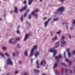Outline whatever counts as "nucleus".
<instances>
[{
    "mask_svg": "<svg viewBox=\"0 0 75 75\" xmlns=\"http://www.w3.org/2000/svg\"><path fill=\"white\" fill-rule=\"evenodd\" d=\"M59 20V19L58 18H54L53 19L54 21H57Z\"/></svg>",
    "mask_w": 75,
    "mask_h": 75,
    "instance_id": "b1692460",
    "label": "nucleus"
},
{
    "mask_svg": "<svg viewBox=\"0 0 75 75\" xmlns=\"http://www.w3.org/2000/svg\"><path fill=\"white\" fill-rule=\"evenodd\" d=\"M46 64V61L45 60H43L40 63L41 65H45Z\"/></svg>",
    "mask_w": 75,
    "mask_h": 75,
    "instance_id": "9d476101",
    "label": "nucleus"
},
{
    "mask_svg": "<svg viewBox=\"0 0 75 75\" xmlns=\"http://www.w3.org/2000/svg\"><path fill=\"white\" fill-rule=\"evenodd\" d=\"M18 72V71H16L15 73V74H17Z\"/></svg>",
    "mask_w": 75,
    "mask_h": 75,
    "instance_id": "79ce46f5",
    "label": "nucleus"
},
{
    "mask_svg": "<svg viewBox=\"0 0 75 75\" xmlns=\"http://www.w3.org/2000/svg\"><path fill=\"white\" fill-rule=\"evenodd\" d=\"M33 15L34 16H38V14H33Z\"/></svg>",
    "mask_w": 75,
    "mask_h": 75,
    "instance_id": "ea45409f",
    "label": "nucleus"
},
{
    "mask_svg": "<svg viewBox=\"0 0 75 75\" xmlns=\"http://www.w3.org/2000/svg\"><path fill=\"white\" fill-rule=\"evenodd\" d=\"M70 73H72V70H70Z\"/></svg>",
    "mask_w": 75,
    "mask_h": 75,
    "instance_id": "603ef678",
    "label": "nucleus"
},
{
    "mask_svg": "<svg viewBox=\"0 0 75 75\" xmlns=\"http://www.w3.org/2000/svg\"><path fill=\"white\" fill-rule=\"evenodd\" d=\"M62 39H64L65 38V37H64V36H62Z\"/></svg>",
    "mask_w": 75,
    "mask_h": 75,
    "instance_id": "a19ab883",
    "label": "nucleus"
},
{
    "mask_svg": "<svg viewBox=\"0 0 75 75\" xmlns=\"http://www.w3.org/2000/svg\"><path fill=\"white\" fill-rule=\"evenodd\" d=\"M61 65H64V66H65V67H67V65L66 64L64 63H61Z\"/></svg>",
    "mask_w": 75,
    "mask_h": 75,
    "instance_id": "393cba45",
    "label": "nucleus"
},
{
    "mask_svg": "<svg viewBox=\"0 0 75 75\" xmlns=\"http://www.w3.org/2000/svg\"><path fill=\"white\" fill-rule=\"evenodd\" d=\"M39 62L38 61L36 62V64L37 65H39Z\"/></svg>",
    "mask_w": 75,
    "mask_h": 75,
    "instance_id": "72a5a7b5",
    "label": "nucleus"
},
{
    "mask_svg": "<svg viewBox=\"0 0 75 75\" xmlns=\"http://www.w3.org/2000/svg\"><path fill=\"white\" fill-rule=\"evenodd\" d=\"M51 20V19L50 18H49L47 21H46L45 23V28H46V27H47V25H48V22H49V21H50Z\"/></svg>",
    "mask_w": 75,
    "mask_h": 75,
    "instance_id": "423d86ee",
    "label": "nucleus"
},
{
    "mask_svg": "<svg viewBox=\"0 0 75 75\" xmlns=\"http://www.w3.org/2000/svg\"><path fill=\"white\" fill-rule=\"evenodd\" d=\"M75 54V51H74L72 52V54L74 55Z\"/></svg>",
    "mask_w": 75,
    "mask_h": 75,
    "instance_id": "e433bc0d",
    "label": "nucleus"
},
{
    "mask_svg": "<svg viewBox=\"0 0 75 75\" xmlns=\"http://www.w3.org/2000/svg\"><path fill=\"white\" fill-rule=\"evenodd\" d=\"M57 51V50H55L54 49H51L49 50V52H54L53 56H54L56 55Z\"/></svg>",
    "mask_w": 75,
    "mask_h": 75,
    "instance_id": "7ed1b4c3",
    "label": "nucleus"
},
{
    "mask_svg": "<svg viewBox=\"0 0 75 75\" xmlns=\"http://www.w3.org/2000/svg\"><path fill=\"white\" fill-rule=\"evenodd\" d=\"M37 11H38V9H37L35 10V11H35V12H37Z\"/></svg>",
    "mask_w": 75,
    "mask_h": 75,
    "instance_id": "09e8293b",
    "label": "nucleus"
},
{
    "mask_svg": "<svg viewBox=\"0 0 75 75\" xmlns=\"http://www.w3.org/2000/svg\"><path fill=\"white\" fill-rule=\"evenodd\" d=\"M68 54L69 55V57H71V53L69 52H68Z\"/></svg>",
    "mask_w": 75,
    "mask_h": 75,
    "instance_id": "cd10ccee",
    "label": "nucleus"
},
{
    "mask_svg": "<svg viewBox=\"0 0 75 75\" xmlns=\"http://www.w3.org/2000/svg\"><path fill=\"white\" fill-rule=\"evenodd\" d=\"M13 40V39H11L9 41V43H11V44H16V42H11V41H12V40Z\"/></svg>",
    "mask_w": 75,
    "mask_h": 75,
    "instance_id": "2eb2a0df",
    "label": "nucleus"
},
{
    "mask_svg": "<svg viewBox=\"0 0 75 75\" xmlns=\"http://www.w3.org/2000/svg\"><path fill=\"white\" fill-rule=\"evenodd\" d=\"M17 33L18 34H19V30H18L17 31Z\"/></svg>",
    "mask_w": 75,
    "mask_h": 75,
    "instance_id": "8fccbe9b",
    "label": "nucleus"
},
{
    "mask_svg": "<svg viewBox=\"0 0 75 75\" xmlns=\"http://www.w3.org/2000/svg\"><path fill=\"white\" fill-rule=\"evenodd\" d=\"M57 37L56 36L54 38H53L52 39V40L53 41H55V40H57Z\"/></svg>",
    "mask_w": 75,
    "mask_h": 75,
    "instance_id": "aec40b11",
    "label": "nucleus"
},
{
    "mask_svg": "<svg viewBox=\"0 0 75 75\" xmlns=\"http://www.w3.org/2000/svg\"><path fill=\"white\" fill-rule=\"evenodd\" d=\"M27 3V1H23V3L24 4H26Z\"/></svg>",
    "mask_w": 75,
    "mask_h": 75,
    "instance_id": "f704fd0d",
    "label": "nucleus"
},
{
    "mask_svg": "<svg viewBox=\"0 0 75 75\" xmlns=\"http://www.w3.org/2000/svg\"><path fill=\"white\" fill-rule=\"evenodd\" d=\"M16 40H18V41H19V40H20V38H16Z\"/></svg>",
    "mask_w": 75,
    "mask_h": 75,
    "instance_id": "c9c22d12",
    "label": "nucleus"
},
{
    "mask_svg": "<svg viewBox=\"0 0 75 75\" xmlns=\"http://www.w3.org/2000/svg\"><path fill=\"white\" fill-rule=\"evenodd\" d=\"M21 21H23V16L22 15L21 18Z\"/></svg>",
    "mask_w": 75,
    "mask_h": 75,
    "instance_id": "a878e982",
    "label": "nucleus"
},
{
    "mask_svg": "<svg viewBox=\"0 0 75 75\" xmlns=\"http://www.w3.org/2000/svg\"><path fill=\"white\" fill-rule=\"evenodd\" d=\"M6 63L7 65H9V64L11 65H13V62H12V61H11V59L10 58L8 59L6 61Z\"/></svg>",
    "mask_w": 75,
    "mask_h": 75,
    "instance_id": "20e7f679",
    "label": "nucleus"
},
{
    "mask_svg": "<svg viewBox=\"0 0 75 75\" xmlns=\"http://www.w3.org/2000/svg\"><path fill=\"white\" fill-rule=\"evenodd\" d=\"M65 10V8L62 6L60 7L57 10V11H64Z\"/></svg>",
    "mask_w": 75,
    "mask_h": 75,
    "instance_id": "39448f33",
    "label": "nucleus"
},
{
    "mask_svg": "<svg viewBox=\"0 0 75 75\" xmlns=\"http://www.w3.org/2000/svg\"><path fill=\"white\" fill-rule=\"evenodd\" d=\"M28 4L29 5H31V3L33 1V0H28Z\"/></svg>",
    "mask_w": 75,
    "mask_h": 75,
    "instance_id": "a211bd4d",
    "label": "nucleus"
},
{
    "mask_svg": "<svg viewBox=\"0 0 75 75\" xmlns=\"http://www.w3.org/2000/svg\"><path fill=\"white\" fill-rule=\"evenodd\" d=\"M19 64H21V63H22V62H21V61H19Z\"/></svg>",
    "mask_w": 75,
    "mask_h": 75,
    "instance_id": "c03bdc74",
    "label": "nucleus"
},
{
    "mask_svg": "<svg viewBox=\"0 0 75 75\" xmlns=\"http://www.w3.org/2000/svg\"><path fill=\"white\" fill-rule=\"evenodd\" d=\"M0 55H1V56L2 57H4V54H3V53H2L0 52Z\"/></svg>",
    "mask_w": 75,
    "mask_h": 75,
    "instance_id": "5701e85b",
    "label": "nucleus"
},
{
    "mask_svg": "<svg viewBox=\"0 0 75 75\" xmlns=\"http://www.w3.org/2000/svg\"><path fill=\"white\" fill-rule=\"evenodd\" d=\"M75 23V20H73V24H74Z\"/></svg>",
    "mask_w": 75,
    "mask_h": 75,
    "instance_id": "4c0bfd02",
    "label": "nucleus"
},
{
    "mask_svg": "<svg viewBox=\"0 0 75 75\" xmlns=\"http://www.w3.org/2000/svg\"><path fill=\"white\" fill-rule=\"evenodd\" d=\"M2 49L3 50H6V47H2Z\"/></svg>",
    "mask_w": 75,
    "mask_h": 75,
    "instance_id": "473e14b6",
    "label": "nucleus"
},
{
    "mask_svg": "<svg viewBox=\"0 0 75 75\" xmlns=\"http://www.w3.org/2000/svg\"><path fill=\"white\" fill-rule=\"evenodd\" d=\"M40 55V52H38L36 51L35 54V57L37 58V56H38V55Z\"/></svg>",
    "mask_w": 75,
    "mask_h": 75,
    "instance_id": "f8f14e48",
    "label": "nucleus"
},
{
    "mask_svg": "<svg viewBox=\"0 0 75 75\" xmlns=\"http://www.w3.org/2000/svg\"><path fill=\"white\" fill-rule=\"evenodd\" d=\"M73 28H71V30H73Z\"/></svg>",
    "mask_w": 75,
    "mask_h": 75,
    "instance_id": "4d7b16f0",
    "label": "nucleus"
},
{
    "mask_svg": "<svg viewBox=\"0 0 75 75\" xmlns=\"http://www.w3.org/2000/svg\"><path fill=\"white\" fill-rule=\"evenodd\" d=\"M5 55L7 56V57H8L10 56V54H8V53H5Z\"/></svg>",
    "mask_w": 75,
    "mask_h": 75,
    "instance_id": "bb28decb",
    "label": "nucleus"
},
{
    "mask_svg": "<svg viewBox=\"0 0 75 75\" xmlns=\"http://www.w3.org/2000/svg\"><path fill=\"white\" fill-rule=\"evenodd\" d=\"M34 13H35V11H33L31 13V14H33L34 15Z\"/></svg>",
    "mask_w": 75,
    "mask_h": 75,
    "instance_id": "58836bf2",
    "label": "nucleus"
},
{
    "mask_svg": "<svg viewBox=\"0 0 75 75\" xmlns=\"http://www.w3.org/2000/svg\"><path fill=\"white\" fill-rule=\"evenodd\" d=\"M17 47H20V45H19V44H18L17 45Z\"/></svg>",
    "mask_w": 75,
    "mask_h": 75,
    "instance_id": "49530a36",
    "label": "nucleus"
},
{
    "mask_svg": "<svg viewBox=\"0 0 75 75\" xmlns=\"http://www.w3.org/2000/svg\"><path fill=\"white\" fill-rule=\"evenodd\" d=\"M28 38V34H26L25 35V38L24 39V41H25V40H27V38Z\"/></svg>",
    "mask_w": 75,
    "mask_h": 75,
    "instance_id": "6ab92c4d",
    "label": "nucleus"
},
{
    "mask_svg": "<svg viewBox=\"0 0 75 75\" xmlns=\"http://www.w3.org/2000/svg\"><path fill=\"white\" fill-rule=\"evenodd\" d=\"M69 50H70V49L69 48L67 50V51H68Z\"/></svg>",
    "mask_w": 75,
    "mask_h": 75,
    "instance_id": "37998d69",
    "label": "nucleus"
},
{
    "mask_svg": "<svg viewBox=\"0 0 75 75\" xmlns=\"http://www.w3.org/2000/svg\"><path fill=\"white\" fill-rule=\"evenodd\" d=\"M9 75V73H8L7 75Z\"/></svg>",
    "mask_w": 75,
    "mask_h": 75,
    "instance_id": "e2e57ef3",
    "label": "nucleus"
},
{
    "mask_svg": "<svg viewBox=\"0 0 75 75\" xmlns=\"http://www.w3.org/2000/svg\"><path fill=\"white\" fill-rule=\"evenodd\" d=\"M29 11V9H27L26 10V12H28Z\"/></svg>",
    "mask_w": 75,
    "mask_h": 75,
    "instance_id": "864d4df0",
    "label": "nucleus"
},
{
    "mask_svg": "<svg viewBox=\"0 0 75 75\" xmlns=\"http://www.w3.org/2000/svg\"><path fill=\"white\" fill-rule=\"evenodd\" d=\"M64 70L65 71V72L66 74V75H69L68 74H67V72H68V69H65L64 70V68H62V69L61 70V74H62V75H63L64 74Z\"/></svg>",
    "mask_w": 75,
    "mask_h": 75,
    "instance_id": "f03ea898",
    "label": "nucleus"
},
{
    "mask_svg": "<svg viewBox=\"0 0 75 75\" xmlns=\"http://www.w3.org/2000/svg\"><path fill=\"white\" fill-rule=\"evenodd\" d=\"M62 58L61 55L59 54L58 56H58H56L55 57V59H56V60H59V58Z\"/></svg>",
    "mask_w": 75,
    "mask_h": 75,
    "instance_id": "9b49d317",
    "label": "nucleus"
},
{
    "mask_svg": "<svg viewBox=\"0 0 75 75\" xmlns=\"http://www.w3.org/2000/svg\"><path fill=\"white\" fill-rule=\"evenodd\" d=\"M14 12L16 13H18V9L17 8V7H14Z\"/></svg>",
    "mask_w": 75,
    "mask_h": 75,
    "instance_id": "4468645a",
    "label": "nucleus"
},
{
    "mask_svg": "<svg viewBox=\"0 0 75 75\" xmlns=\"http://www.w3.org/2000/svg\"><path fill=\"white\" fill-rule=\"evenodd\" d=\"M27 6H25L24 7H22L21 9H20L19 11L20 12H22L23 10H25L27 9Z\"/></svg>",
    "mask_w": 75,
    "mask_h": 75,
    "instance_id": "0eeeda50",
    "label": "nucleus"
},
{
    "mask_svg": "<svg viewBox=\"0 0 75 75\" xmlns=\"http://www.w3.org/2000/svg\"><path fill=\"white\" fill-rule=\"evenodd\" d=\"M52 32H51V35H52Z\"/></svg>",
    "mask_w": 75,
    "mask_h": 75,
    "instance_id": "680f3d73",
    "label": "nucleus"
},
{
    "mask_svg": "<svg viewBox=\"0 0 75 75\" xmlns=\"http://www.w3.org/2000/svg\"><path fill=\"white\" fill-rule=\"evenodd\" d=\"M13 13V11H10V13Z\"/></svg>",
    "mask_w": 75,
    "mask_h": 75,
    "instance_id": "052dcab7",
    "label": "nucleus"
},
{
    "mask_svg": "<svg viewBox=\"0 0 75 75\" xmlns=\"http://www.w3.org/2000/svg\"><path fill=\"white\" fill-rule=\"evenodd\" d=\"M55 45H57L56 47H55L54 48H57L59 45V41L57 42L55 44Z\"/></svg>",
    "mask_w": 75,
    "mask_h": 75,
    "instance_id": "ddd939ff",
    "label": "nucleus"
},
{
    "mask_svg": "<svg viewBox=\"0 0 75 75\" xmlns=\"http://www.w3.org/2000/svg\"><path fill=\"white\" fill-rule=\"evenodd\" d=\"M42 0H40V2L42 1Z\"/></svg>",
    "mask_w": 75,
    "mask_h": 75,
    "instance_id": "774afa93",
    "label": "nucleus"
},
{
    "mask_svg": "<svg viewBox=\"0 0 75 75\" xmlns=\"http://www.w3.org/2000/svg\"><path fill=\"white\" fill-rule=\"evenodd\" d=\"M29 19H31V15H29Z\"/></svg>",
    "mask_w": 75,
    "mask_h": 75,
    "instance_id": "c756f323",
    "label": "nucleus"
},
{
    "mask_svg": "<svg viewBox=\"0 0 75 75\" xmlns=\"http://www.w3.org/2000/svg\"><path fill=\"white\" fill-rule=\"evenodd\" d=\"M42 75H45V74H43Z\"/></svg>",
    "mask_w": 75,
    "mask_h": 75,
    "instance_id": "69168bd1",
    "label": "nucleus"
},
{
    "mask_svg": "<svg viewBox=\"0 0 75 75\" xmlns=\"http://www.w3.org/2000/svg\"><path fill=\"white\" fill-rule=\"evenodd\" d=\"M66 42L64 40H62L61 42V44L62 45H61V47H63V46H64L66 44Z\"/></svg>",
    "mask_w": 75,
    "mask_h": 75,
    "instance_id": "1a4fd4ad",
    "label": "nucleus"
},
{
    "mask_svg": "<svg viewBox=\"0 0 75 75\" xmlns=\"http://www.w3.org/2000/svg\"><path fill=\"white\" fill-rule=\"evenodd\" d=\"M55 72L57 75H59V73L57 70H55Z\"/></svg>",
    "mask_w": 75,
    "mask_h": 75,
    "instance_id": "412c9836",
    "label": "nucleus"
},
{
    "mask_svg": "<svg viewBox=\"0 0 75 75\" xmlns=\"http://www.w3.org/2000/svg\"><path fill=\"white\" fill-rule=\"evenodd\" d=\"M33 71L35 73H40V70H39L35 69L33 70Z\"/></svg>",
    "mask_w": 75,
    "mask_h": 75,
    "instance_id": "dca6fc26",
    "label": "nucleus"
},
{
    "mask_svg": "<svg viewBox=\"0 0 75 75\" xmlns=\"http://www.w3.org/2000/svg\"><path fill=\"white\" fill-rule=\"evenodd\" d=\"M69 37L70 38H71V36L69 35Z\"/></svg>",
    "mask_w": 75,
    "mask_h": 75,
    "instance_id": "13d9d810",
    "label": "nucleus"
},
{
    "mask_svg": "<svg viewBox=\"0 0 75 75\" xmlns=\"http://www.w3.org/2000/svg\"><path fill=\"white\" fill-rule=\"evenodd\" d=\"M66 61H67V62H68V63H69V67H70L71 65V64H72V61H70V62H69V59H65Z\"/></svg>",
    "mask_w": 75,
    "mask_h": 75,
    "instance_id": "6e6552de",
    "label": "nucleus"
},
{
    "mask_svg": "<svg viewBox=\"0 0 75 75\" xmlns=\"http://www.w3.org/2000/svg\"><path fill=\"white\" fill-rule=\"evenodd\" d=\"M37 68H39V64H38L37 65Z\"/></svg>",
    "mask_w": 75,
    "mask_h": 75,
    "instance_id": "a18cd8bd",
    "label": "nucleus"
},
{
    "mask_svg": "<svg viewBox=\"0 0 75 75\" xmlns=\"http://www.w3.org/2000/svg\"><path fill=\"white\" fill-rule=\"evenodd\" d=\"M2 20V19L1 18H0V21H1Z\"/></svg>",
    "mask_w": 75,
    "mask_h": 75,
    "instance_id": "bf43d9fd",
    "label": "nucleus"
},
{
    "mask_svg": "<svg viewBox=\"0 0 75 75\" xmlns=\"http://www.w3.org/2000/svg\"><path fill=\"white\" fill-rule=\"evenodd\" d=\"M37 47V46L36 45L34 46L33 47L31 50L30 53V57H31L33 56V54H34V51L35 50H36Z\"/></svg>",
    "mask_w": 75,
    "mask_h": 75,
    "instance_id": "f257e3e1",
    "label": "nucleus"
},
{
    "mask_svg": "<svg viewBox=\"0 0 75 75\" xmlns=\"http://www.w3.org/2000/svg\"><path fill=\"white\" fill-rule=\"evenodd\" d=\"M58 62H56L55 63L54 67V68H57V67L58 65L57 64V63H58Z\"/></svg>",
    "mask_w": 75,
    "mask_h": 75,
    "instance_id": "f3484780",
    "label": "nucleus"
},
{
    "mask_svg": "<svg viewBox=\"0 0 75 75\" xmlns=\"http://www.w3.org/2000/svg\"><path fill=\"white\" fill-rule=\"evenodd\" d=\"M13 57H14V53H13Z\"/></svg>",
    "mask_w": 75,
    "mask_h": 75,
    "instance_id": "6e6d98bb",
    "label": "nucleus"
},
{
    "mask_svg": "<svg viewBox=\"0 0 75 75\" xmlns=\"http://www.w3.org/2000/svg\"><path fill=\"white\" fill-rule=\"evenodd\" d=\"M31 63H32V62H33V59H31Z\"/></svg>",
    "mask_w": 75,
    "mask_h": 75,
    "instance_id": "3c124183",
    "label": "nucleus"
},
{
    "mask_svg": "<svg viewBox=\"0 0 75 75\" xmlns=\"http://www.w3.org/2000/svg\"><path fill=\"white\" fill-rule=\"evenodd\" d=\"M28 52H27V51H25V56H28Z\"/></svg>",
    "mask_w": 75,
    "mask_h": 75,
    "instance_id": "4be33fe9",
    "label": "nucleus"
},
{
    "mask_svg": "<svg viewBox=\"0 0 75 75\" xmlns=\"http://www.w3.org/2000/svg\"><path fill=\"white\" fill-rule=\"evenodd\" d=\"M16 54L18 53V51H16Z\"/></svg>",
    "mask_w": 75,
    "mask_h": 75,
    "instance_id": "0e129e2a",
    "label": "nucleus"
},
{
    "mask_svg": "<svg viewBox=\"0 0 75 75\" xmlns=\"http://www.w3.org/2000/svg\"><path fill=\"white\" fill-rule=\"evenodd\" d=\"M27 13H25L24 14V17H26V16H27Z\"/></svg>",
    "mask_w": 75,
    "mask_h": 75,
    "instance_id": "2f4dec72",
    "label": "nucleus"
},
{
    "mask_svg": "<svg viewBox=\"0 0 75 75\" xmlns=\"http://www.w3.org/2000/svg\"><path fill=\"white\" fill-rule=\"evenodd\" d=\"M61 31L59 30V31L57 33V34H59L61 33Z\"/></svg>",
    "mask_w": 75,
    "mask_h": 75,
    "instance_id": "7c9ffc66",
    "label": "nucleus"
},
{
    "mask_svg": "<svg viewBox=\"0 0 75 75\" xmlns=\"http://www.w3.org/2000/svg\"><path fill=\"white\" fill-rule=\"evenodd\" d=\"M23 75H27V74L26 73H25Z\"/></svg>",
    "mask_w": 75,
    "mask_h": 75,
    "instance_id": "de8ad7c7",
    "label": "nucleus"
},
{
    "mask_svg": "<svg viewBox=\"0 0 75 75\" xmlns=\"http://www.w3.org/2000/svg\"><path fill=\"white\" fill-rule=\"evenodd\" d=\"M44 20H46L47 19V18L46 17H45L44 18H43Z\"/></svg>",
    "mask_w": 75,
    "mask_h": 75,
    "instance_id": "5fc2aeb1",
    "label": "nucleus"
},
{
    "mask_svg": "<svg viewBox=\"0 0 75 75\" xmlns=\"http://www.w3.org/2000/svg\"><path fill=\"white\" fill-rule=\"evenodd\" d=\"M66 28H67V29H68V26H66Z\"/></svg>",
    "mask_w": 75,
    "mask_h": 75,
    "instance_id": "338daca9",
    "label": "nucleus"
},
{
    "mask_svg": "<svg viewBox=\"0 0 75 75\" xmlns=\"http://www.w3.org/2000/svg\"><path fill=\"white\" fill-rule=\"evenodd\" d=\"M66 52H64V58H66Z\"/></svg>",
    "mask_w": 75,
    "mask_h": 75,
    "instance_id": "c85d7f7f",
    "label": "nucleus"
}]
</instances>
